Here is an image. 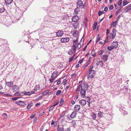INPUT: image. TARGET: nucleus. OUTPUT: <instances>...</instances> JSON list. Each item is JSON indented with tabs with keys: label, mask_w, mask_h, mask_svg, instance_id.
Masks as SVG:
<instances>
[{
	"label": "nucleus",
	"mask_w": 131,
	"mask_h": 131,
	"mask_svg": "<svg viewBox=\"0 0 131 131\" xmlns=\"http://www.w3.org/2000/svg\"><path fill=\"white\" fill-rule=\"evenodd\" d=\"M80 105H75L74 107V110L75 112L78 111L80 109Z\"/></svg>",
	"instance_id": "10"
},
{
	"label": "nucleus",
	"mask_w": 131,
	"mask_h": 131,
	"mask_svg": "<svg viewBox=\"0 0 131 131\" xmlns=\"http://www.w3.org/2000/svg\"><path fill=\"white\" fill-rule=\"evenodd\" d=\"M56 78H54V76H53V75H51V78H49V81L50 82L52 83L53 81L55 80Z\"/></svg>",
	"instance_id": "16"
},
{
	"label": "nucleus",
	"mask_w": 131,
	"mask_h": 131,
	"mask_svg": "<svg viewBox=\"0 0 131 131\" xmlns=\"http://www.w3.org/2000/svg\"><path fill=\"white\" fill-rule=\"evenodd\" d=\"M113 34L116 35V31L115 29H113Z\"/></svg>",
	"instance_id": "60"
},
{
	"label": "nucleus",
	"mask_w": 131,
	"mask_h": 131,
	"mask_svg": "<svg viewBox=\"0 0 131 131\" xmlns=\"http://www.w3.org/2000/svg\"><path fill=\"white\" fill-rule=\"evenodd\" d=\"M77 114V112L75 111H73L71 114L70 117L72 118H73L75 117Z\"/></svg>",
	"instance_id": "14"
},
{
	"label": "nucleus",
	"mask_w": 131,
	"mask_h": 131,
	"mask_svg": "<svg viewBox=\"0 0 131 131\" xmlns=\"http://www.w3.org/2000/svg\"><path fill=\"white\" fill-rule=\"evenodd\" d=\"M14 95L15 96H20L21 95L20 93L19 92H16L14 94Z\"/></svg>",
	"instance_id": "43"
},
{
	"label": "nucleus",
	"mask_w": 131,
	"mask_h": 131,
	"mask_svg": "<svg viewBox=\"0 0 131 131\" xmlns=\"http://www.w3.org/2000/svg\"><path fill=\"white\" fill-rule=\"evenodd\" d=\"M21 15V14L20 13H16V15L15 16V18L16 20H18L20 18Z\"/></svg>",
	"instance_id": "11"
},
{
	"label": "nucleus",
	"mask_w": 131,
	"mask_h": 131,
	"mask_svg": "<svg viewBox=\"0 0 131 131\" xmlns=\"http://www.w3.org/2000/svg\"><path fill=\"white\" fill-rule=\"evenodd\" d=\"M29 68L30 69H31V72H33V71H35V68L34 67L32 66H29Z\"/></svg>",
	"instance_id": "35"
},
{
	"label": "nucleus",
	"mask_w": 131,
	"mask_h": 131,
	"mask_svg": "<svg viewBox=\"0 0 131 131\" xmlns=\"http://www.w3.org/2000/svg\"><path fill=\"white\" fill-rule=\"evenodd\" d=\"M19 89V87L17 86L16 85H15L12 86V89L14 91H17Z\"/></svg>",
	"instance_id": "15"
},
{
	"label": "nucleus",
	"mask_w": 131,
	"mask_h": 131,
	"mask_svg": "<svg viewBox=\"0 0 131 131\" xmlns=\"http://www.w3.org/2000/svg\"><path fill=\"white\" fill-rule=\"evenodd\" d=\"M63 31L59 30L56 34V35L58 37H61L63 34Z\"/></svg>",
	"instance_id": "9"
},
{
	"label": "nucleus",
	"mask_w": 131,
	"mask_h": 131,
	"mask_svg": "<svg viewBox=\"0 0 131 131\" xmlns=\"http://www.w3.org/2000/svg\"><path fill=\"white\" fill-rule=\"evenodd\" d=\"M6 84L7 86L9 87H11L13 84V82H7Z\"/></svg>",
	"instance_id": "20"
},
{
	"label": "nucleus",
	"mask_w": 131,
	"mask_h": 131,
	"mask_svg": "<svg viewBox=\"0 0 131 131\" xmlns=\"http://www.w3.org/2000/svg\"><path fill=\"white\" fill-rule=\"evenodd\" d=\"M101 40V37H99L98 38H96L95 41L96 43Z\"/></svg>",
	"instance_id": "46"
},
{
	"label": "nucleus",
	"mask_w": 131,
	"mask_h": 131,
	"mask_svg": "<svg viewBox=\"0 0 131 131\" xmlns=\"http://www.w3.org/2000/svg\"><path fill=\"white\" fill-rule=\"evenodd\" d=\"M112 45L114 48H116L118 46V42L117 41L113 42Z\"/></svg>",
	"instance_id": "18"
},
{
	"label": "nucleus",
	"mask_w": 131,
	"mask_h": 131,
	"mask_svg": "<svg viewBox=\"0 0 131 131\" xmlns=\"http://www.w3.org/2000/svg\"><path fill=\"white\" fill-rule=\"evenodd\" d=\"M79 18L77 16H73L72 18V21L73 22H76L79 19Z\"/></svg>",
	"instance_id": "8"
},
{
	"label": "nucleus",
	"mask_w": 131,
	"mask_h": 131,
	"mask_svg": "<svg viewBox=\"0 0 131 131\" xmlns=\"http://www.w3.org/2000/svg\"><path fill=\"white\" fill-rule=\"evenodd\" d=\"M93 68V66H92L90 67V68L89 69V72H91L92 71H94V70H92V69Z\"/></svg>",
	"instance_id": "49"
},
{
	"label": "nucleus",
	"mask_w": 131,
	"mask_h": 131,
	"mask_svg": "<svg viewBox=\"0 0 131 131\" xmlns=\"http://www.w3.org/2000/svg\"><path fill=\"white\" fill-rule=\"evenodd\" d=\"M91 55L92 56L94 57H95V56L96 53H95L94 51L93 50L92 51L91 53Z\"/></svg>",
	"instance_id": "39"
},
{
	"label": "nucleus",
	"mask_w": 131,
	"mask_h": 131,
	"mask_svg": "<svg viewBox=\"0 0 131 131\" xmlns=\"http://www.w3.org/2000/svg\"><path fill=\"white\" fill-rule=\"evenodd\" d=\"M69 37H66L61 38L60 40L61 42H67L69 41Z\"/></svg>",
	"instance_id": "3"
},
{
	"label": "nucleus",
	"mask_w": 131,
	"mask_h": 131,
	"mask_svg": "<svg viewBox=\"0 0 131 131\" xmlns=\"http://www.w3.org/2000/svg\"><path fill=\"white\" fill-rule=\"evenodd\" d=\"M40 88L39 86V85H36L34 88V90L36 91L38 90H39Z\"/></svg>",
	"instance_id": "31"
},
{
	"label": "nucleus",
	"mask_w": 131,
	"mask_h": 131,
	"mask_svg": "<svg viewBox=\"0 0 131 131\" xmlns=\"http://www.w3.org/2000/svg\"><path fill=\"white\" fill-rule=\"evenodd\" d=\"M20 98L19 97H14L12 98L11 99L13 101H15L17 100L18 98Z\"/></svg>",
	"instance_id": "50"
},
{
	"label": "nucleus",
	"mask_w": 131,
	"mask_h": 131,
	"mask_svg": "<svg viewBox=\"0 0 131 131\" xmlns=\"http://www.w3.org/2000/svg\"><path fill=\"white\" fill-rule=\"evenodd\" d=\"M73 59V57H71L69 59V62H71Z\"/></svg>",
	"instance_id": "55"
},
{
	"label": "nucleus",
	"mask_w": 131,
	"mask_h": 131,
	"mask_svg": "<svg viewBox=\"0 0 131 131\" xmlns=\"http://www.w3.org/2000/svg\"><path fill=\"white\" fill-rule=\"evenodd\" d=\"M130 10H131V6H130L129 5L125 7L124 11L125 12H127Z\"/></svg>",
	"instance_id": "12"
},
{
	"label": "nucleus",
	"mask_w": 131,
	"mask_h": 131,
	"mask_svg": "<svg viewBox=\"0 0 131 131\" xmlns=\"http://www.w3.org/2000/svg\"><path fill=\"white\" fill-rule=\"evenodd\" d=\"M78 23H74L73 24V26L74 27V28L75 29L77 27V26H76V25L77 24V25H78Z\"/></svg>",
	"instance_id": "57"
},
{
	"label": "nucleus",
	"mask_w": 131,
	"mask_h": 131,
	"mask_svg": "<svg viewBox=\"0 0 131 131\" xmlns=\"http://www.w3.org/2000/svg\"><path fill=\"white\" fill-rule=\"evenodd\" d=\"M104 50H100L98 54L99 55H101L103 54V53L104 52Z\"/></svg>",
	"instance_id": "42"
},
{
	"label": "nucleus",
	"mask_w": 131,
	"mask_h": 131,
	"mask_svg": "<svg viewBox=\"0 0 131 131\" xmlns=\"http://www.w3.org/2000/svg\"><path fill=\"white\" fill-rule=\"evenodd\" d=\"M50 94L51 93L49 92V90H47L43 91L42 93V95H50Z\"/></svg>",
	"instance_id": "4"
},
{
	"label": "nucleus",
	"mask_w": 131,
	"mask_h": 131,
	"mask_svg": "<svg viewBox=\"0 0 131 131\" xmlns=\"http://www.w3.org/2000/svg\"><path fill=\"white\" fill-rule=\"evenodd\" d=\"M57 130L58 131H64L63 127L59 126L58 127Z\"/></svg>",
	"instance_id": "24"
},
{
	"label": "nucleus",
	"mask_w": 131,
	"mask_h": 131,
	"mask_svg": "<svg viewBox=\"0 0 131 131\" xmlns=\"http://www.w3.org/2000/svg\"><path fill=\"white\" fill-rule=\"evenodd\" d=\"M24 94L25 95H29V92H24Z\"/></svg>",
	"instance_id": "53"
},
{
	"label": "nucleus",
	"mask_w": 131,
	"mask_h": 131,
	"mask_svg": "<svg viewBox=\"0 0 131 131\" xmlns=\"http://www.w3.org/2000/svg\"><path fill=\"white\" fill-rule=\"evenodd\" d=\"M32 104L33 103H31L29 104L27 107V109H30L31 107L32 106Z\"/></svg>",
	"instance_id": "32"
},
{
	"label": "nucleus",
	"mask_w": 131,
	"mask_h": 131,
	"mask_svg": "<svg viewBox=\"0 0 131 131\" xmlns=\"http://www.w3.org/2000/svg\"><path fill=\"white\" fill-rule=\"evenodd\" d=\"M108 10V8L107 7H106L104 9V10L105 12H106Z\"/></svg>",
	"instance_id": "63"
},
{
	"label": "nucleus",
	"mask_w": 131,
	"mask_h": 131,
	"mask_svg": "<svg viewBox=\"0 0 131 131\" xmlns=\"http://www.w3.org/2000/svg\"><path fill=\"white\" fill-rule=\"evenodd\" d=\"M89 87V85H88V84H84V88L85 90H88V88Z\"/></svg>",
	"instance_id": "30"
},
{
	"label": "nucleus",
	"mask_w": 131,
	"mask_h": 131,
	"mask_svg": "<svg viewBox=\"0 0 131 131\" xmlns=\"http://www.w3.org/2000/svg\"><path fill=\"white\" fill-rule=\"evenodd\" d=\"M108 57L107 55H106L103 56V57L101 58L102 61H104V62L107 60L108 59Z\"/></svg>",
	"instance_id": "13"
},
{
	"label": "nucleus",
	"mask_w": 131,
	"mask_h": 131,
	"mask_svg": "<svg viewBox=\"0 0 131 131\" xmlns=\"http://www.w3.org/2000/svg\"><path fill=\"white\" fill-rule=\"evenodd\" d=\"M82 90H83L82 89V86L81 85H80L78 86V88L76 90V91H80Z\"/></svg>",
	"instance_id": "22"
},
{
	"label": "nucleus",
	"mask_w": 131,
	"mask_h": 131,
	"mask_svg": "<svg viewBox=\"0 0 131 131\" xmlns=\"http://www.w3.org/2000/svg\"><path fill=\"white\" fill-rule=\"evenodd\" d=\"M79 35L78 31H77L74 32L73 34V36L74 37H76L77 36Z\"/></svg>",
	"instance_id": "26"
},
{
	"label": "nucleus",
	"mask_w": 131,
	"mask_h": 131,
	"mask_svg": "<svg viewBox=\"0 0 131 131\" xmlns=\"http://www.w3.org/2000/svg\"><path fill=\"white\" fill-rule=\"evenodd\" d=\"M114 48L113 47V46L112 45L111 46L108 47H107V49L110 51H111L112 49H114Z\"/></svg>",
	"instance_id": "36"
},
{
	"label": "nucleus",
	"mask_w": 131,
	"mask_h": 131,
	"mask_svg": "<svg viewBox=\"0 0 131 131\" xmlns=\"http://www.w3.org/2000/svg\"><path fill=\"white\" fill-rule=\"evenodd\" d=\"M56 82H57L56 84L57 85H59L61 83V79H58L55 81L54 83V84Z\"/></svg>",
	"instance_id": "23"
},
{
	"label": "nucleus",
	"mask_w": 131,
	"mask_h": 131,
	"mask_svg": "<svg viewBox=\"0 0 131 131\" xmlns=\"http://www.w3.org/2000/svg\"><path fill=\"white\" fill-rule=\"evenodd\" d=\"M91 116L92 118L93 119H95L96 118V114L93 113H92L91 114Z\"/></svg>",
	"instance_id": "27"
},
{
	"label": "nucleus",
	"mask_w": 131,
	"mask_h": 131,
	"mask_svg": "<svg viewBox=\"0 0 131 131\" xmlns=\"http://www.w3.org/2000/svg\"><path fill=\"white\" fill-rule=\"evenodd\" d=\"M15 103L16 104L21 106H24L26 105V104L24 102L21 101H16Z\"/></svg>",
	"instance_id": "1"
},
{
	"label": "nucleus",
	"mask_w": 131,
	"mask_h": 131,
	"mask_svg": "<svg viewBox=\"0 0 131 131\" xmlns=\"http://www.w3.org/2000/svg\"><path fill=\"white\" fill-rule=\"evenodd\" d=\"M78 40V38H77V39L73 41V45L72 46H76L77 44V42Z\"/></svg>",
	"instance_id": "25"
},
{
	"label": "nucleus",
	"mask_w": 131,
	"mask_h": 131,
	"mask_svg": "<svg viewBox=\"0 0 131 131\" xmlns=\"http://www.w3.org/2000/svg\"><path fill=\"white\" fill-rule=\"evenodd\" d=\"M53 108H53V107L52 106L50 107L49 109V111H51L52 110H53Z\"/></svg>",
	"instance_id": "56"
},
{
	"label": "nucleus",
	"mask_w": 131,
	"mask_h": 131,
	"mask_svg": "<svg viewBox=\"0 0 131 131\" xmlns=\"http://www.w3.org/2000/svg\"><path fill=\"white\" fill-rule=\"evenodd\" d=\"M83 59H81L80 60L79 62H78V63L81 64V63L83 61Z\"/></svg>",
	"instance_id": "61"
},
{
	"label": "nucleus",
	"mask_w": 131,
	"mask_h": 131,
	"mask_svg": "<svg viewBox=\"0 0 131 131\" xmlns=\"http://www.w3.org/2000/svg\"><path fill=\"white\" fill-rule=\"evenodd\" d=\"M58 72L57 71L54 72L53 73H52L51 75H52L54 77V78H57V77L58 75Z\"/></svg>",
	"instance_id": "21"
},
{
	"label": "nucleus",
	"mask_w": 131,
	"mask_h": 131,
	"mask_svg": "<svg viewBox=\"0 0 131 131\" xmlns=\"http://www.w3.org/2000/svg\"><path fill=\"white\" fill-rule=\"evenodd\" d=\"M81 97L84 98L85 97L86 95V90L85 89L82 90L80 92Z\"/></svg>",
	"instance_id": "2"
},
{
	"label": "nucleus",
	"mask_w": 131,
	"mask_h": 131,
	"mask_svg": "<svg viewBox=\"0 0 131 131\" xmlns=\"http://www.w3.org/2000/svg\"><path fill=\"white\" fill-rule=\"evenodd\" d=\"M83 5V2L81 0H79L77 3V8H79L82 7Z\"/></svg>",
	"instance_id": "6"
},
{
	"label": "nucleus",
	"mask_w": 131,
	"mask_h": 131,
	"mask_svg": "<svg viewBox=\"0 0 131 131\" xmlns=\"http://www.w3.org/2000/svg\"><path fill=\"white\" fill-rule=\"evenodd\" d=\"M98 116L99 117H102L103 116L102 113L101 112H99V113H98Z\"/></svg>",
	"instance_id": "40"
},
{
	"label": "nucleus",
	"mask_w": 131,
	"mask_h": 131,
	"mask_svg": "<svg viewBox=\"0 0 131 131\" xmlns=\"http://www.w3.org/2000/svg\"><path fill=\"white\" fill-rule=\"evenodd\" d=\"M102 14L101 11H99L98 12V15L99 16H100Z\"/></svg>",
	"instance_id": "62"
},
{
	"label": "nucleus",
	"mask_w": 131,
	"mask_h": 131,
	"mask_svg": "<svg viewBox=\"0 0 131 131\" xmlns=\"http://www.w3.org/2000/svg\"><path fill=\"white\" fill-rule=\"evenodd\" d=\"M122 0H119L118 3V5L120 6L122 4Z\"/></svg>",
	"instance_id": "48"
},
{
	"label": "nucleus",
	"mask_w": 131,
	"mask_h": 131,
	"mask_svg": "<svg viewBox=\"0 0 131 131\" xmlns=\"http://www.w3.org/2000/svg\"><path fill=\"white\" fill-rule=\"evenodd\" d=\"M95 71H92L91 72H89V77L91 78L93 77L95 75Z\"/></svg>",
	"instance_id": "5"
},
{
	"label": "nucleus",
	"mask_w": 131,
	"mask_h": 131,
	"mask_svg": "<svg viewBox=\"0 0 131 131\" xmlns=\"http://www.w3.org/2000/svg\"><path fill=\"white\" fill-rule=\"evenodd\" d=\"M5 10L4 7L1 8H0V13H3Z\"/></svg>",
	"instance_id": "34"
},
{
	"label": "nucleus",
	"mask_w": 131,
	"mask_h": 131,
	"mask_svg": "<svg viewBox=\"0 0 131 131\" xmlns=\"http://www.w3.org/2000/svg\"><path fill=\"white\" fill-rule=\"evenodd\" d=\"M42 96V95L40 96L38 98L36 99L37 100H39L40 99Z\"/></svg>",
	"instance_id": "64"
},
{
	"label": "nucleus",
	"mask_w": 131,
	"mask_h": 131,
	"mask_svg": "<svg viewBox=\"0 0 131 131\" xmlns=\"http://www.w3.org/2000/svg\"><path fill=\"white\" fill-rule=\"evenodd\" d=\"M72 48L71 49L74 52H75L76 49H77L76 47L75 46H72Z\"/></svg>",
	"instance_id": "29"
},
{
	"label": "nucleus",
	"mask_w": 131,
	"mask_h": 131,
	"mask_svg": "<svg viewBox=\"0 0 131 131\" xmlns=\"http://www.w3.org/2000/svg\"><path fill=\"white\" fill-rule=\"evenodd\" d=\"M118 20H116L114 22H113L112 23V25L113 27H116V25L117 23Z\"/></svg>",
	"instance_id": "28"
},
{
	"label": "nucleus",
	"mask_w": 131,
	"mask_h": 131,
	"mask_svg": "<svg viewBox=\"0 0 131 131\" xmlns=\"http://www.w3.org/2000/svg\"><path fill=\"white\" fill-rule=\"evenodd\" d=\"M35 116V114H32L30 116V117L31 118H33Z\"/></svg>",
	"instance_id": "58"
},
{
	"label": "nucleus",
	"mask_w": 131,
	"mask_h": 131,
	"mask_svg": "<svg viewBox=\"0 0 131 131\" xmlns=\"http://www.w3.org/2000/svg\"><path fill=\"white\" fill-rule=\"evenodd\" d=\"M110 37L112 39H114L115 36V35L111 33L110 34Z\"/></svg>",
	"instance_id": "38"
},
{
	"label": "nucleus",
	"mask_w": 131,
	"mask_h": 131,
	"mask_svg": "<svg viewBox=\"0 0 131 131\" xmlns=\"http://www.w3.org/2000/svg\"><path fill=\"white\" fill-rule=\"evenodd\" d=\"M13 1V0H5V3L7 5H10L11 4Z\"/></svg>",
	"instance_id": "19"
},
{
	"label": "nucleus",
	"mask_w": 131,
	"mask_h": 131,
	"mask_svg": "<svg viewBox=\"0 0 131 131\" xmlns=\"http://www.w3.org/2000/svg\"><path fill=\"white\" fill-rule=\"evenodd\" d=\"M61 92V91L60 90H58L56 93V95H60Z\"/></svg>",
	"instance_id": "44"
},
{
	"label": "nucleus",
	"mask_w": 131,
	"mask_h": 131,
	"mask_svg": "<svg viewBox=\"0 0 131 131\" xmlns=\"http://www.w3.org/2000/svg\"><path fill=\"white\" fill-rule=\"evenodd\" d=\"M29 95L33 94L35 93V92L34 91H31L29 92Z\"/></svg>",
	"instance_id": "59"
},
{
	"label": "nucleus",
	"mask_w": 131,
	"mask_h": 131,
	"mask_svg": "<svg viewBox=\"0 0 131 131\" xmlns=\"http://www.w3.org/2000/svg\"><path fill=\"white\" fill-rule=\"evenodd\" d=\"M81 47V43L79 42V43L77 45V46L76 47V48L78 50Z\"/></svg>",
	"instance_id": "33"
},
{
	"label": "nucleus",
	"mask_w": 131,
	"mask_h": 131,
	"mask_svg": "<svg viewBox=\"0 0 131 131\" xmlns=\"http://www.w3.org/2000/svg\"><path fill=\"white\" fill-rule=\"evenodd\" d=\"M74 52V51H73L71 49H70L68 52V53L69 54L71 55H72Z\"/></svg>",
	"instance_id": "41"
},
{
	"label": "nucleus",
	"mask_w": 131,
	"mask_h": 131,
	"mask_svg": "<svg viewBox=\"0 0 131 131\" xmlns=\"http://www.w3.org/2000/svg\"><path fill=\"white\" fill-rule=\"evenodd\" d=\"M113 8V6L112 5H110L109 9L110 10H112Z\"/></svg>",
	"instance_id": "54"
},
{
	"label": "nucleus",
	"mask_w": 131,
	"mask_h": 131,
	"mask_svg": "<svg viewBox=\"0 0 131 131\" xmlns=\"http://www.w3.org/2000/svg\"><path fill=\"white\" fill-rule=\"evenodd\" d=\"M86 5V3H85L83 4V6L82 5V7H81V9H82L83 8H85V7Z\"/></svg>",
	"instance_id": "51"
},
{
	"label": "nucleus",
	"mask_w": 131,
	"mask_h": 131,
	"mask_svg": "<svg viewBox=\"0 0 131 131\" xmlns=\"http://www.w3.org/2000/svg\"><path fill=\"white\" fill-rule=\"evenodd\" d=\"M128 3L127 2V1H124L123 2V6H124L127 5L128 4Z\"/></svg>",
	"instance_id": "37"
},
{
	"label": "nucleus",
	"mask_w": 131,
	"mask_h": 131,
	"mask_svg": "<svg viewBox=\"0 0 131 131\" xmlns=\"http://www.w3.org/2000/svg\"><path fill=\"white\" fill-rule=\"evenodd\" d=\"M103 61H97L96 63V65L97 66L98 65H100L101 66L103 67V65L104 64V63L103 62Z\"/></svg>",
	"instance_id": "17"
},
{
	"label": "nucleus",
	"mask_w": 131,
	"mask_h": 131,
	"mask_svg": "<svg viewBox=\"0 0 131 131\" xmlns=\"http://www.w3.org/2000/svg\"><path fill=\"white\" fill-rule=\"evenodd\" d=\"M63 85H65L66 84L68 83L67 81L65 79H64L63 80Z\"/></svg>",
	"instance_id": "47"
},
{
	"label": "nucleus",
	"mask_w": 131,
	"mask_h": 131,
	"mask_svg": "<svg viewBox=\"0 0 131 131\" xmlns=\"http://www.w3.org/2000/svg\"><path fill=\"white\" fill-rule=\"evenodd\" d=\"M79 8H77L75 9H74V12L76 14H77L78 13V11H79Z\"/></svg>",
	"instance_id": "52"
},
{
	"label": "nucleus",
	"mask_w": 131,
	"mask_h": 131,
	"mask_svg": "<svg viewBox=\"0 0 131 131\" xmlns=\"http://www.w3.org/2000/svg\"><path fill=\"white\" fill-rule=\"evenodd\" d=\"M79 103L81 105L83 106L86 105V101L84 100H82L80 101Z\"/></svg>",
	"instance_id": "7"
},
{
	"label": "nucleus",
	"mask_w": 131,
	"mask_h": 131,
	"mask_svg": "<svg viewBox=\"0 0 131 131\" xmlns=\"http://www.w3.org/2000/svg\"><path fill=\"white\" fill-rule=\"evenodd\" d=\"M64 101V100L62 99H61L60 103V106H61V105H62Z\"/></svg>",
	"instance_id": "45"
}]
</instances>
